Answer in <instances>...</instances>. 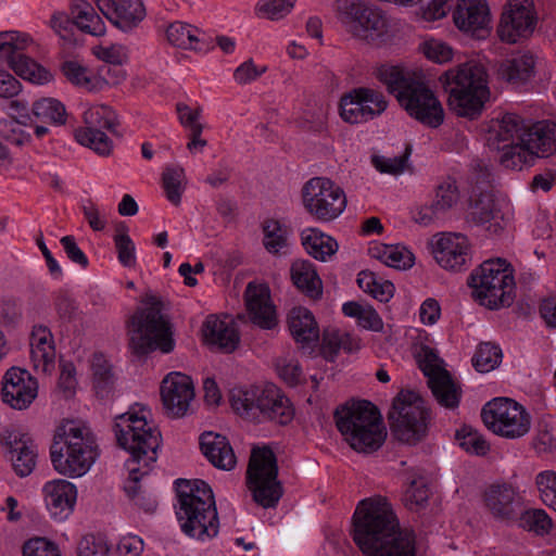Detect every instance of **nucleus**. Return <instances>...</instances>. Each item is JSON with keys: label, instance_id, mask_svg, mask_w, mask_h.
I'll list each match as a JSON object with an SVG mask.
<instances>
[{"label": "nucleus", "instance_id": "nucleus-1", "mask_svg": "<svg viewBox=\"0 0 556 556\" xmlns=\"http://www.w3.org/2000/svg\"><path fill=\"white\" fill-rule=\"evenodd\" d=\"M353 521V540L365 555L416 556L414 532L400 528L386 498L378 496L361 501Z\"/></svg>", "mask_w": 556, "mask_h": 556}, {"label": "nucleus", "instance_id": "nucleus-2", "mask_svg": "<svg viewBox=\"0 0 556 556\" xmlns=\"http://www.w3.org/2000/svg\"><path fill=\"white\" fill-rule=\"evenodd\" d=\"M378 78L410 117L430 128L442 125L444 110L440 100L415 73L399 66L382 65L378 70Z\"/></svg>", "mask_w": 556, "mask_h": 556}, {"label": "nucleus", "instance_id": "nucleus-3", "mask_svg": "<svg viewBox=\"0 0 556 556\" xmlns=\"http://www.w3.org/2000/svg\"><path fill=\"white\" fill-rule=\"evenodd\" d=\"M176 516L188 536L205 541L217 535L219 521L211 486L203 480H177Z\"/></svg>", "mask_w": 556, "mask_h": 556}, {"label": "nucleus", "instance_id": "nucleus-4", "mask_svg": "<svg viewBox=\"0 0 556 556\" xmlns=\"http://www.w3.org/2000/svg\"><path fill=\"white\" fill-rule=\"evenodd\" d=\"M441 81L448 92L451 109L459 116L475 118L490 98L488 73L477 62H466L446 71Z\"/></svg>", "mask_w": 556, "mask_h": 556}, {"label": "nucleus", "instance_id": "nucleus-5", "mask_svg": "<svg viewBox=\"0 0 556 556\" xmlns=\"http://www.w3.org/2000/svg\"><path fill=\"white\" fill-rule=\"evenodd\" d=\"M50 456L59 473L76 478L89 471L98 454L89 429L75 421H66L54 435Z\"/></svg>", "mask_w": 556, "mask_h": 556}, {"label": "nucleus", "instance_id": "nucleus-6", "mask_svg": "<svg viewBox=\"0 0 556 556\" xmlns=\"http://www.w3.org/2000/svg\"><path fill=\"white\" fill-rule=\"evenodd\" d=\"M334 419L344 441L357 452H375L386 440L387 431L381 415L368 401H358L338 408Z\"/></svg>", "mask_w": 556, "mask_h": 556}, {"label": "nucleus", "instance_id": "nucleus-7", "mask_svg": "<svg viewBox=\"0 0 556 556\" xmlns=\"http://www.w3.org/2000/svg\"><path fill=\"white\" fill-rule=\"evenodd\" d=\"M148 409L132 407L128 412L119 415L115 419V437L121 447L130 453L128 464L134 462V466L149 468L156 460V452L161 444V432L149 420Z\"/></svg>", "mask_w": 556, "mask_h": 556}, {"label": "nucleus", "instance_id": "nucleus-8", "mask_svg": "<svg viewBox=\"0 0 556 556\" xmlns=\"http://www.w3.org/2000/svg\"><path fill=\"white\" fill-rule=\"evenodd\" d=\"M230 404L238 415L250 420H270L283 426L294 417L292 404L275 384L233 389Z\"/></svg>", "mask_w": 556, "mask_h": 556}, {"label": "nucleus", "instance_id": "nucleus-9", "mask_svg": "<svg viewBox=\"0 0 556 556\" xmlns=\"http://www.w3.org/2000/svg\"><path fill=\"white\" fill-rule=\"evenodd\" d=\"M513 273L511 266L503 258L483 262L469 277L475 299L491 309L509 306L515 290Z\"/></svg>", "mask_w": 556, "mask_h": 556}, {"label": "nucleus", "instance_id": "nucleus-10", "mask_svg": "<svg viewBox=\"0 0 556 556\" xmlns=\"http://www.w3.org/2000/svg\"><path fill=\"white\" fill-rule=\"evenodd\" d=\"M129 348L137 355L161 350L169 353L174 341L167 320L155 302L138 309L128 323Z\"/></svg>", "mask_w": 556, "mask_h": 556}, {"label": "nucleus", "instance_id": "nucleus-11", "mask_svg": "<svg viewBox=\"0 0 556 556\" xmlns=\"http://www.w3.org/2000/svg\"><path fill=\"white\" fill-rule=\"evenodd\" d=\"M336 14L352 37L367 43H378L389 33L383 12L362 0H336Z\"/></svg>", "mask_w": 556, "mask_h": 556}, {"label": "nucleus", "instance_id": "nucleus-12", "mask_svg": "<svg viewBox=\"0 0 556 556\" xmlns=\"http://www.w3.org/2000/svg\"><path fill=\"white\" fill-rule=\"evenodd\" d=\"M277 475L273 451L268 447L253 448L247 470L248 486L254 501L264 508L275 507L282 495Z\"/></svg>", "mask_w": 556, "mask_h": 556}, {"label": "nucleus", "instance_id": "nucleus-13", "mask_svg": "<svg viewBox=\"0 0 556 556\" xmlns=\"http://www.w3.org/2000/svg\"><path fill=\"white\" fill-rule=\"evenodd\" d=\"M392 431L406 443H416L427 432L429 413L425 401L413 391H402L389 414Z\"/></svg>", "mask_w": 556, "mask_h": 556}, {"label": "nucleus", "instance_id": "nucleus-14", "mask_svg": "<svg viewBox=\"0 0 556 556\" xmlns=\"http://www.w3.org/2000/svg\"><path fill=\"white\" fill-rule=\"evenodd\" d=\"M485 427L505 439L525 437L531 428V416L527 409L508 397H496L488 402L481 412Z\"/></svg>", "mask_w": 556, "mask_h": 556}, {"label": "nucleus", "instance_id": "nucleus-15", "mask_svg": "<svg viewBox=\"0 0 556 556\" xmlns=\"http://www.w3.org/2000/svg\"><path fill=\"white\" fill-rule=\"evenodd\" d=\"M413 350L416 362L428 378V386L439 405L446 409H456L459 406L462 390L450 372L442 367V361L435 350L422 343H415Z\"/></svg>", "mask_w": 556, "mask_h": 556}, {"label": "nucleus", "instance_id": "nucleus-16", "mask_svg": "<svg viewBox=\"0 0 556 556\" xmlns=\"http://www.w3.org/2000/svg\"><path fill=\"white\" fill-rule=\"evenodd\" d=\"M303 205L316 220L329 223L345 210L348 200L344 190L327 177H314L302 189Z\"/></svg>", "mask_w": 556, "mask_h": 556}, {"label": "nucleus", "instance_id": "nucleus-17", "mask_svg": "<svg viewBox=\"0 0 556 556\" xmlns=\"http://www.w3.org/2000/svg\"><path fill=\"white\" fill-rule=\"evenodd\" d=\"M84 126L75 130V139L81 146L88 147L102 156H108L113 150V142L105 130H114L117 117L112 108L105 104H81Z\"/></svg>", "mask_w": 556, "mask_h": 556}, {"label": "nucleus", "instance_id": "nucleus-18", "mask_svg": "<svg viewBox=\"0 0 556 556\" xmlns=\"http://www.w3.org/2000/svg\"><path fill=\"white\" fill-rule=\"evenodd\" d=\"M517 149L505 159L511 170H522L534 165L536 159L556 153V123L540 121L526 125L522 147Z\"/></svg>", "mask_w": 556, "mask_h": 556}, {"label": "nucleus", "instance_id": "nucleus-19", "mask_svg": "<svg viewBox=\"0 0 556 556\" xmlns=\"http://www.w3.org/2000/svg\"><path fill=\"white\" fill-rule=\"evenodd\" d=\"M538 20L533 0H508L501 15L497 35L506 43H517L532 36Z\"/></svg>", "mask_w": 556, "mask_h": 556}, {"label": "nucleus", "instance_id": "nucleus-20", "mask_svg": "<svg viewBox=\"0 0 556 556\" xmlns=\"http://www.w3.org/2000/svg\"><path fill=\"white\" fill-rule=\"evenodd\" d=\"M526 124L521 116L505 113L501 118H493L486 135V143L491 149L500 152V164L510 169L506 156L518 152L522 147Z\"/></svg>", "mask_w": 556, "mask_h": 556}, {"label": "nucleus", "instance_id": "nucleus-21", "mask_svg": "<svg viewBox=\"0 0 556 556\" xmlns=\"http://www.w3.org/2000/svg\"><path fill=\"white\" fill-rule=\"evenodd\" d=\"M431 251L435 262L446 270L462 271L471 262L469 239L459 232H440L433 236Z\"/></svg>", "mask_w": 556, "mask_h": 556}, {"label": "nucleus", "instance_id": "nucleus-22", "mask_svg": "<svg viewBox=\"0 0 556 556\" xmlns=\"http://www.w3.org/2000/svg\"><path fill=\"white\" fill-rule=\"evenodd\" d=\"M483 504L489 514L498 521L514 522L525 508V498L519 488L507 482L490 484L483 492Z\"/></svg>", "mask_w": 556, "mask_h": 556}, {"label": "nucleus", "instance_id": "nucleus-23", "mask_svg": "<svg viewBox=\"0 0 556 556\" xmlns=\"http://www.w3.org/2000/svg\"><path fill=\"white\" fill-rule=\"evenodd\" d=\"M1 400L12 409L25 410L38 396V381L30 372L11 367L2 377Z\"/></svg>", "mask_w": 556, "mask_h": 556}, {"label": "nucleus", "instance_id": "nucleus-24", "mask_svg": "<svg viewBox=\"0 0 556 556\" xmlns=\"http://www.w3.org/2000/svg\"><path fill=\"white\" fill-rule=\"evenodd\" d=\"M0 445L17 476L27 477L33 472L37 451L26 433L15 427H7L0 432Z\"/></svg>", "mask_w": 556, "mask_h": 556}, {"label": "nucleus", "instance_id": "nucleus-25", "mask_svg": "<svg viewBox=\"0 0 556 556\" xmlns=\"http://www.w3.org/2000/svg\"><path fill=\"white\" fill-rule=\"evenodd\" d=\"M452 18L458 30L477 39L488 37L492 28V16L486 0H457Z\"/></svg>", "mask_w": 556, "mask_h": 556}, {"label": "nucleus", "instance_id": "nucleus-26", "mask_svg": "<svg viewBox=\"0 0 556 556\" xmlns=\"http://www.w3.org/2000/svg\"><path fill=\"white\" fill-rule=\"evenodd\" d=\"M161 397L168 416L184 417L194 399V387L191 378L181 372H169L161 383Z\"/></svg>", "mask_w": 556, "mask_h": 556}, {"label": "nucleus", "instance_id": "nucleus-27", "mask_svg": "<svg viewBox=\"0 0 556 556\" xmlns=\"http://www.w3.org/2000/svg\"><path fill=\"white\" fill-rule=\"evenodd\" d=\"M42 494L46 507L53 519L62 521L73 513L77 489L72 482L64 479L48 481L42 486Z\"/></svg>", "mask_w": 556, "mask_h": 556}, {"label": "nucleus", "instance_id": "nucleus-28", "mask_svg": "<svg viewBox=\"0 0 556 556\" xmlns=\"http://www.w3.org/2000/svg\"><path fill=\"white\" fill-rule=\"evenodd\" d=\"M101 13L117 28L129 31L137 27L146 16L141 0H97Z\"/></svg>", "mask_w": 556, "mask_h": 556}, {"label": "nucleus", "instance_id": "nucleus-29", "mask_svg": "<svg viewBox=\"0 0 556 556\" xmlns=\"http://www.w3.org/2000/svg\"><path fill=\"white\" fill-rule=\"evenodd\" d=\"M244 296L252 323L263 329H273L277 325V317L275 306L270 300L269 289L264 285L250 282Z\"/></svg>", "mask_w": 556, "mask_h": 556}, {"label": "nucleus", "instance_id": "nucleus-30", "mask_svg": "<svg viewBox=\"0 0 556 556\" xmlns=\"http://www.w3.org/2000/svg\"><path fill=\"white\" fill-rule=\"evenodd\" d=\"M29 346L33 369L38 374H51L55 367V346L50 329L42 325L34 326Z\"/></svg>", "mask_w": 556, "mask_h": 556}, {"label": "nucleus", "instance_id": "nucleus-31", "mask_svg": "<svg viewBox=\"0 0 556 556\" xmlns=\"http://www.w3.org/2000/svg\"><path fill=\"white\" fill-rule=\"evenodd\" d=\"M202 333L207 345L226 353L235 351L240 341L236 325L227 317L207 316L202 327Z\"/></svg>", "mask_w": 556, "mask_h": 556}, {"label": "nucleus", "instance_id": "nucleus-32", "mask_svg": "<svg viewBox=\"0 0 556 556\" xmlns=\"http://www.w3.org/2000/svg\"><path fill=\"white\" fill-rule=\"evenodd\" d=\"M471 219L478 225H488L486 230L497 233L503 229V217L497 202L490 191L473 193L470 202Z\"/></svg>", "mask_w": 556, "mask_h": 556}, {"label": "nucleus", "instance_id": "nucleus-33", "mask_svg": "<svg viewBox=\"0 0 556 556\" xmlns=\"http://www.w3.org/2000/svg\"><path fill=\"white\" fill-rule=\"evenodd\" d=\"M200 447L207 460L219 469L231 470L237 463L233 450L224 435L205 432L200 437Z\"/></svg>", "mask_w": 556, "mask_h": 556}, {"label": "nucleus", "instance_id": "nucleus-34", "mask_svg": "<svg viewBox=\"0 0 556 556\" xmlns=\"http://www.w3.org/2000/svg\"><path fill=\"white\" fill-rule=\"evenodd\" d=\"M289 329L293 339L303 345L319 339V329L313 314L305 307H294L289 313Z\"/></svg>", "mask_w": 556, "mask_h": 556}, {"label": "nucleus", "instance_id": "nucleus-35", "mask_svg": "<svg viewBox=\"0 0 556 556\" xmlns=\"http://www.w3.org/2000/svg\"><path fill=\"white\" fill-rule=\"evenodd\" d=\"M128 478L124 483V490L127 496L134 503L147 513H152L156 509V497L146 491H141L140 480L148 473L149 468L134 466V462L128 464Z\"/></svg>", "mask_w": 556, "mask_h": 556}, {"label": "nucleus", "instance_id": "nucleus-36", "mask_svg": "<svg viewBox=\"0 0 556 556\" xmlns=\"http://www.w3.org/2000/svg\"><path fill=\"white\" fill-rule=\"evenodd\" d=\"M301 240L305 251L321 262L328 261L338 251L337 241L317 228L302 230Z\"/></svg>", "mask_w": 556, "mask_h": 556}, {"label": "nucleus", "instance_id": "nucleus-37", "mask_svg": "<svg viewBox=\"0 0 556 556\" xmlns=\"http://www.w3.org/2000/svg\"><path fill=\"white\" fill-rule=\"evenodd\" d=\"M73 23L84 33L102 36L105 25L93 5L86 0H74L71 7Z\"/></svg>", "mask_w": 556, "mask_h": 556}, {"label": "nucleus", "instance_id": "nucleus-38", "mask_svg": "<svg viewBox=\"0 0 556 556\" xmlns=\"http://www.w3.org/2000/svg\"><path fill=\"white\" fill-rule=\"evenodd\" d=\"M535 61L531 53L525 52L504 61L498 73L502 78L514 85L528 81L534 72Z\"/></svg>", "mask_w": 556, "mask_h": 556}, {"label": "nucleus", "instance_id": "nucleus-39", "mask_svg": "<svg viewBox=\"0 0 556 556\" xmlns=\"http://www.w3.org/2000/svg\"><path fill=\"white\" fill-rule=\"evenodd\" d=\"M291 278L293 283L312 299L321 294V280L313 263L298 260L292 263Z\"/></svg>", "mask_w": 556, "mask_h": 556}, {"label": "nucleus", "instance_id": "nucleus-40", "mask_svg": "<svg viewBox=\"0 0 556 556\" xmlns=\"http://www.w3.org/2000/svg\"><path fill=\"white\" fill-rule=\"evenodd\" d=\"M372 257L395 269H408L415 264L414 253L402 244H378L370 249Z\"/></svg>", "mask_w": 556, "mask_h": 556}, {"label": "nucleus", "instance_id": "nucleus-41", "mask_svg": "<svg viewBox=\"0 0 556 556\" xmlns=\"http://www.w3.org/2000/svg\"><path fill=\"white\" fill-rule=\"evenodd\" d=\"M33 45L28 34L20 31L0 33V61L11 66L17 59L24 58V53Z\"/></svg>", "mask_w": 556, "mask_h": 556}, {"label": "nucleus", "instance_id": "nucleus-42", "mask_svg": "<svg viewBox=\"0 0 556 556\" xmlns=\"http://www.w3.org/2000/svg\"><path fill=\"white\" fill-rule=\"evenodd\" d=\"M361 348V339L344 330L332 329L324 333L323 350L327 358L332 359L340 351L354 353Z\"/></svg>", "mask_w": 556, "mask_h": 556}, {"label": "nucleus", "instance_id": "nucleus-43", "mask_svg": "<svg viewBox=\"0 0 556 556\" xmlns=\"http://www.w3.org/2000/svg\"><path fill=\"white\" fill-rule=\"evenodd\" d=\"M62 71L73 85L90 92L102 90L106 85L103 78L75 61L65 62Z\"/></svg>", "mask_w": 556, "mask_h": 556}, {"label": "nucleus", "instance_id": "nucleus-44", "mask_svg": "<svg viewBox=\"0 0 556 556\" xmlns=\"http://www.w3.org/2000/svg\"><path fill=\"white\" fill-rule=\"evenodd\" d=\"M201 31L195 26L176 21L166 28V38L170 45L181 49L200 50Z\"/></svg>", "mask_w": 556, "mask_h": 556}, {"label": "nucleus", "instance_id": "nucleus-45", "mask_svg": "<svg viewBox=\"0 0 556 556\" xmlns=\"http://www.w3.org/2000/svg\"><path fill=\"white\" fill-rule=\"evenodd\" d=\"M31 114L42 123L62 126L66 123L65 105L54 98H42L33 103Z\"/></svg>", "mask_w": 556, "mask_h": 556}, {"label": "nucleus", "instance_id": "nucleus-46", "mask_svg": "<svg viewBox=\"0 0 556 556\" xmlns=\"http://www.w3.org/2000/svg\"><path fill=\"white\" fill-rule=\"evenodd\" d=\"M92 384L99 397L108 396L113 390L114 376L111 365L102 354H94L91 361Z\"/></svg>", "mask_w": 556, "mask_h": 556}, {"label": "nucleus", "instance_id": "nucleus-47", "mask_svg": "<svg viewBox=\"0 0 556 556\" xmlns=\"http://www.w3.org/2000/svg\"><path fill=\"white\" fill-rule=\"evenodd\" d=\"M364 106L361 88L343 96L340 101V115L350 124L364 123L370 119V115Z\"/></svg>", "mask_w": 556, "mask_h": 556}, {"label": "nucleus", "instance_id": "nucleus-48", "mask_svg": "<svg viewBox=\"0 0 556 556\" xmlns=\"http://www.w3.org/2000/svg\"><path fill=\"white\" fill-rule=\"evenodd\" d=\"M358 287L380 302H388L394 292L391 281L378 278L375 273L363 270L357 276Z\"/></svg>", "mask_w": 556, "mask_h": 556}, {"label": "nucleus", "instance_id": "nucleus-49", "mask_svg": "<svg viewBox=\"0 0 556 556\" xmlns=\"http://www.w3.org/2000/svg\"><path fill=\"white\" fill-rule=\"evenodd\" d=\"M9 67L21 78L33 84L43 85L52 79V75L49 71L27 55L17 59V61Z\"/></svg>", "mask_w": 556, "mask_h": 556}, {"label": "nucleus", "instance_id": "nucleus-50", "mask_svg": "<svg viewBox=\"0 0 556 556\" xmlns=\"http://www.w3.org/2000/svg\"><path fill=\"white\" fill-rule=\"evenodd\" d=\"M9 67L21 78L33 84L43 85L52 79V75L49 71L27 55L17 59V61Z\"/></svg>", "mask_w": 556, "mask_h": 556}, {"label": "nucleus", "instance_id": "nucleus-51", "mask_svg": "<svg viewBox=\"0 0 556 556\" xmlns=\"http://www.w3.org/2000/svg\"><path fill=\"white\" fill-rule=\"evenodd\" d=\"M263 244L271 254L280 253L288 245V230L276 219H267L263 223Z\"/></svg>", "mask_w": 556, "mask_h": 556}, {"label": "nucleus", "instance_id": "nucleus-52", "mask_svg": "<svg viewBox=\"0 0 556 556\" xmlns=\"http://www.w3.org/2000/svg\"><path fill=\"white\" fill-rule=\"evenodd\" d=\"M503 354L498 345L482 342L477 346L472 365L479 372H490L502 363Z\"/></svg>", "mask_w": 556, "mask_h": 556}, {"label": "nucleus", "instance_id": "nucleus-53", "mask_svg": "<svg viewBox=\"0 0 556 556\" xmlns=\"http://www.w3.org/2000/svg\"><path fill=\"white\" fill-rule=\"evenodd\" d=\"M456 440L459 446L469 454L484 456L490 451V444L484 437L470 426H464L457 430Z\"/></svg>", "mask_w": 556, "mask_h": 556}, {"label": "nucleus", "instance_id": "nucleus-54", "mask_svg": "<svg viewBox=\"0 0 556 556\" xmlns=\"http://www.w3.org/2000/svg\"><path fill=\"white\" fill-rule=\"evenodd\" d=\"M518 519L525 530L532 531L539 535L549 533L553 527L552 518L542 508L522 510Z\"/></svg>", "mask_w": 556, "mask_h": 556}, {"label": "nucleus", "instance_id": "nucleus-55", "mask_svg": "<svg viewBox=\"0 0 556 556\" xmlns=\"http://www.w3.org/2000/svg\"><path fill=\"white\" fill-rule=\"evenodd\" d=\"M163 188L167 200L174 205H178L185 189V170L180 166L166 167L163 173Z\"/></svg>", "mask_w": 556, "mask_h": 556}, {"label": "nucleus", "instance_id": "nucleus-56", "mask_svg": "<svg viewBox=\"0 0 556 556\" xmlns=\"http://www.w3.org/2000/svg\"><path fill=\"white\" fill-rule=\"evenodd\" d=\"M296 0H258L255 5L257 16L270 21H278L288 15Z\"/></svg>", "mask_w": 556, "mask_h": 556}, {"label": "nucleus", "instance_id": "nucleus-57", "mask_svg": "<svg viewBox=\"0 0 556 556\" xmlns=\"http://www.w3.org/2000/svg\"><path fill=\"white\" fill-rule=\"evenodd\" d=\"M429 500V488L424 478L413 479L403 495V503L409 510H418Z\"/></svg>", "mask_w": 556, "mask_h": 556}, {"label": "nucleus", "instance_id": "nucleus-58", "mask_svg": "<svg viewBox=\"0 0 556 556\" xmlns=\"http://www.w3.org/2000/svg\"><path fill=\"white\" fill-rule=\"evenodd\" d=\"M535 484L541 501L556 511V472L545 470L536 475Z\"/></svg>", "mask_w": 556, "mask_h": 556}, {"label": "nucleus", "instance_id": "nucleus-59", "mask_svg": "<svg viewBox=\"0 0 556 556\" xmlns=\"http://www.w3.org/2000/svg\"><path fill=\"white\" fill-rule=\"evenodd\" d=\"M409 154L410 149L406 148L404 154L393 157H387L383 155H372L371 164L380 173L400 175L407 167Z\"/></svg>", "mask_w": 556, "mask_h": 556}, {"label": "nucleus", "instance_id": "nucleus-60", "mask_svg": "<svg viewBox=\"0 0 556 556\" xmlns=\"http://www.w3.org/2000/svg\"><path fill=\"white\" fill-rule=\"evenodd\" d=\"M459 200L457 186L453 181H444L438 186L435 197L432 203L435 208L443 215L451 210Z\"/></svg>", "mask_w": 556, "mask_h": 556}, {"label": "nucleus", "instance_id": "nucleus-61", "mask_svg": "<svg viewBox=\"0 0 556 556\" xmlns=\"http://www.w3.org/2000/svg\"><path fill=\"white\" fill-rule=\"evenodd\" d=\"M420 50L425 56L435 63H446L453 58V49L439 39L429 38L420 45Z\"/></svg>", "mask_w": 556, "mask_h": 556}, {"label": "nucleus", "instance_id": "nucleus-62", "mask_svg": "<svg viewBox=\"0 0 556 556\" xmlns=\"http://www.w3.org/2000/svg\"><path fill=\"white\" fill-rule=\"evenodd\" d=\"M77 556H111V546L104 538L88 534L79 541Z\"/></svg>", "mask_w": 556, "mask_h": 556}, {"label": "nucleus", "instance_id": "nucleus-63", "mask_svg": "<svg viewBox=\"0 0 556 556\" xmlns=\"http://www.w3.org/2000/svg\"><path fill=\"white\" fill-rule=\"evenodd\" d=\"M94 55L106 63L119 65L128 61L129 50L122 43H110L96 47Z\"/></svg>", "mask_w": 556, "mask_h": 556}, {"label": "nucleus", "instance_id": "nucleus-64", "mask_svg": "<svg viewBox=\"0 0 556 556\" xmlns=\"http://www.w3.org/2000/svg\"><path fill=\"white\" fill-rule=\"evenodd\" d=\"M24 556H61L58 546L45 538H35L25 543Z\"/></svg>", "mask_w": 556, "mask_h": 556}]
</instances>
